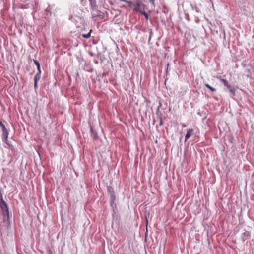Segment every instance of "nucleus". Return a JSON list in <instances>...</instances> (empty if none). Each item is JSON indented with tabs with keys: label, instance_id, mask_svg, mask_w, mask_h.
I'll return each mask as SVG.
<instances>
[{
	"label": "nucleus",
	"instance_id": "obj_26",
	"mask_svg": "<svg viewBox=\"0 0 254 254\" xmlns=\"http://www.w3.org/2000/svg\"><path fill=\"white\" fill-rule=\"evenodd\" d=\"M95 63H96V64H98V62H97V61H96V62H95Z\"/></svg>",
	"mask_w": 254,
	"mask_h": 254
},
{
	"label": "nucleus",
	"instance_id": "obj_9",
	"mask_svg": "<svg viewBox=\"0 0 254 254\" xmlns=\"http://www.w3.org/2000/svg\"><path fill=\"white\" fill-rule=\"evenodd\" d=\"M107 191L110 195L115 194L114 189L112 186L107 187Z\"/></svg>",
	"mask_w": 254,
	"mask_h": 254
},
{
	"label": "nucleus",
	"instance_id": "obj_4",
	"mask_svg": "<svg viewBox=\"0 0 254 254\" xmlns=\"http://www.w3.org/2000/svg\"><path fill=\"white\" fill-rule=\"evenodd\" d=\"M250 233L248 231L244 232L241 235V239L243 242L249 239L250 238Z\"/></svg>",
	"mask_w": 254,
	"mask_h": 254
},
{
	"label": "nucleus",
	"instance_id": "obj_5",
	"mask_svg": "<svg viewBox=\"0 0 254 254\" xmlns=\"http://www.w3.org/2000/svg\"><path fill=\"white\" fill-rule=\"evenodd\" d=\"M34 63L35 64V65L37 66V69H38V72L35 75H39L40 76H41V70L40 64L39 62L37 60H34Z\"/></svg>",
	"mask_w": 254,
	"mask_h": 254
},
{
	"label": "nucleus",
	"instance_id": "obj_23",
	"mask_svg": "<svg viewBox=\"0 0 254 254\" xmlns=\"http://www.w3.org/2000/svg\"><path fill=\"white\" fill-rule=\"evenodd\" d=\"M3 198L2 194L1 192V191H0V198Z\"/></svg>",
	"mask_w": 254,
	"mask_h": 254
},
{
	"label": "nucleus",
	"instance_id": "obj_21",
	"mask_svg": "<svg viewBox=\"0 0 254 254\" xmlns=\"http://www.w3.org/2000/svg\"><path fill=\"white\" fill-rule=\"evenodd\" d=\"M159 119H160V123H159V125H163V121H162V119L161 117H159Z\"/></svg>",
	"mask_w": 254,
	"mask_h": 254
},
{
	"label": "nucleus",
	"instance_id": "obj_19",
	"mask_svg": "<svg viewBox=\"0 0 254 254\" xmlns=\"http://www.w3.org/2000/svg\"><path fill=\"white\" fill-rule=\"evenodd\" d=\"M98 17H102L103 16V13L101 11L98 12V14L96 15Z\"/></svg>",
	"mask_w": 254,
	"mask_h": 254
},
{
	"label": "nucleus",
	"instance_id": "obj_22",
	"mask_svg": "<svg viewBox=\"0 0 254 254\" xmlns=\"http://www.w3.org/2000/svg\"><path fill=\"white\" fill-rule=\"evenodd\" d=\"M161 106V104H160V106L158 107L157 111V114L159 116V107Z\"/></svg>",
	"mask_w": 254,
	"mask_h": 254
},
{
	"label": "nucleus",
	"instance_id": "obj_8",
	"mask_svg": "<svg viewBox=\"0 0 254 254\" xmlns=\"http://www.w3.org/2000/svg\"><path fill=\"white\" fill-rule=\"evenodd\" d=\"M220 81L225 86L227 87L228 89L231 88V85L228 84V81L226 79H221Z\"/></svg>",
	"mask_w": 254,
	"mask_h": 254
},
{
	"label": "nucleus",
	"instance_id": "obj_6",
	"mask_svg": "<svg viewBox=\"0 0 254 254\" xmlns=\"http://www.w3.org/2000/svg\"><path fill=\"white\" fill-rule=\"evenodd\" d=\"M193 132L192 129H189L187 130V134L185 136V141H186L192 135Z\"/></svg>",
	"mask_w": 254,
	"mask_h": 254
},
{
	"label": "nucleus",
	"instance_id": "obj_24",
	"mask_svg": "<svg viewBox=\"0 0 254 254\" xmlns=\"http://www.w3.org/2000/svg\"><path fill=\"white\" fill-rule=\"evenodd\" d=\"M154 0H149V1L150 3H154Z\"/></svg>",
	"mask_w": 254,
	"mask_h": 254
},
{
	"label": "nucleus",
	"instance_id": "obj_18",
	"mask_svg": "<svg viewBox=\"0 0 254 254\" xmlns=\"http://www.w3.org/2000/svg\"><path fill=\"white\" fill-rule=\"evenodd\" d=\"M140 12L141 13L146 19H148V15L147 13H146L145 12H142L141 11Z\"/></svg>",
	"mask_w": 254,
	"mask_h": 254
},
{
	"label": "nucleus",
	"instance_id": "obj_10",
	"mask_svg": "<svg viewBox=\"0 0 254 254\" xmlns=\"http://www.w3.org/2000/svg\"><path fill=\"white\" fill-rule=\"evenodd\" d=\"M110 205L111 206L113 207V205L114 203V201L116 198L115 194H112L110 195Z\"/></svg>",
	"mask_w": 254,
	"mask_h": 254
},
{
	"label": "nucleus",
	"instance_id": "obj_20",
	"mask_svg": "<svg viewBox=\"0 0 254 254\" xmlns=\"http://www.w3.org/2000/svg\"><path fill=\"white\" fill-rule=\"evenodd\" d=\"M89 0L90 4L92 6H93V5H95L96 0Z\"/></svg>",
	"mask_w": 254,
	"mask_h": 254
},
{
	"label": "nucleus",
	"instance_id": "obj_25",
	"mask_svg": "<svg viewBox=\"0 0 254 254\" xmlns=\"http://www.w3.org/2000/svg\"><path fill=\"white\" fill-rule=\"evenodd\" d=\"M89 54H90V55L91 56H94V54H93V53H91H91H90Z\"/></svg>",
	"mask_w": 254,
	"mask_h": 254
},
{
	"label": "nucleus",
	"instance_id": "obj_17",
	"mask_svg": "<svg viewBox=\"0 0 254 254\" xmlns=\"http://www.w3.org/2000/svg\"><path fill=\"white\" fill-rule=\"evenodd\" d=\"M148 31L149 32V41L150 40L152 35V30L151 29H148Z\"/></svg>",
	"mask_w": 254,
	"mask_h": 254
},
{
	"label": "nucleus",
	"instance_id": "obj_16",
	"mask_svg": "<svg viewBox=\"0 0 254 254\" xmlns=\"http://www.w3.org/2000/svg\"><path fill=\"white\" fill-rule=\"evenodd\" d=\"M6 204V203L4 201L3 198L0 199V206L5 205Z\"/></svg>",
	"mask_w": 254,
	"mask_h": 254
},
{
	"label": "nucleus",
	"instance_id": "obj_13",
	"mask_svg": "<svg viewBox=\"0 0 254 254\" xmlns=\"http://www.w3.org/2000/svg\"><path fill=\"white\" fill-rule=\"evenodd\" d=\"M121 1H122L123 2H126V3H127L129 4V7H131L132 5H134V4L132 3V1H128V0H120Z\"/></svg>",
	"mask_w": 254,
	"mask_h": 254
},
{
	"label": "nucleus",
	"instance_id": "obj_15",
	"mask_svg": "<svg viewBox=\"0 0 254 254\" xmlns=\"http://www.w3.org/2000/svg\"><path fill=\"white\" fill-rule=\"evenodd\" d=\"M228 90L233 95H235V89L234 88L231 87V88L228 89Z\"/></svg>",
	"mask_w": 254,
	"mask_h": 254
},
{
	"label": "nucleus",
	"instance_id": "obj_12",
	"mask_svg": "<svg viewBox=\"0 0 254 254\" xmlns=\"http://www.w3.org/2000/svg\"><path fill=\"white\" fill-rule=\"evenodd\" d=\"M205 86L209 89L211 91H212V92H215L216 91V89L211 87L210 85H209L208 84H205Z\"/></svg>",
	"mask_w": 254,
	"mask_h": 254
},
{
	"label": "nucleus",
	"instance_id": "obj_1",
	"mask_svg": "<svg viewBox=\"0 0 254 254\" xmlns=\"http://www.w3.org/2000/svg\"><path fill=\"white\" fill-rule=\"evenodd\" d=\"M0 207L2 210L3 214L4 215V221L7 223V224L9 225L10 216L9 209L7 204H5V205L0 206Z\"/></svg>",
	"mask_w": 254,
	"mask_h": 254
},
{
	"label": "nucleus",
	"instance_id": "obj_11",
	"mask_svg": "<svg viewBox=\"0 0 254 254\" xmlns=\"http://www.w3.org/2000/svg\"><path fill=\"white\" fill-rule=\"evenodd\" d=\"M92 32V30L90 29L89 32L87 34H82L81 36L86 39L89 38L91 37V33Z\"/></svg>",
	"mask_w": 254,
	"mask_h": 254
},
{
	"label": "nucleus",
	"instance_id": "obj_2",
	"mask_svg": "<svg viewBox=\"0 0 254 254\" xmlns=\"http://www.w3.org/2000/svg\"><path fill=\"white\" fill-rule=\"evenodd\" d=\"M141 0H137L135 2V4L137 7L133 8V10L135 11L141 12V10L140 8L142 6L144 8L146 7V5L143 4L141 1Z\"/></svg>",
	"mask_w": 254,
	"mask_h": 254
},
{
	"label": "nucleus",
	"instance_id": "obj_14",
	"mask_svg": "<svg viewBox=\"0 0 254 254\" xmlns=\"http://www.w3.org/2000/svg\"><path fill=\"white\" fill-rule=\"evenodd\" d=\"M90 130H91V131L92 133L94 135V138L96 139L98 137L97 134L96 132H94V131L93 130L92 127H91V129Z\"/></svg>",
	"mask_w": 254,
	"mask_h": 254
},
{
	"label": "nucleus",
	"instance_id": "obj_3",
	"mask_svg": "<svg viewBox=\"0 0 254 254\" xmlns=\"http://www.w3.org/2000/svg\"><path fill=\"white\" fill-rule=\"evenodd\" d=\"M8 135H7V137L6 138H5L4 136H2L3 140L6 144L8 148H9L11 150L13 151L14 150V147L11 143V142H10L8 140Z\"/></svg>",
	"mask_w": 254,
	"mask_h": 254
},
{
	"label": "nucleus",
	"instance_id": "obj_7",
	"mask_svg": "<svg viewBox=\"0 0 254 254\" xmlns=\"http://www.w3.org/2000/svg\"><path fill=\"white\" fill-rule=\"evenodd\" d=\"M41 76L35 75L34 76V88L36 89L38 87V82L40 79Z\"/></svg>",
	"mask_w": 254,
	"mask_h": 254
}]
</instances>
